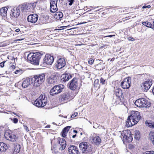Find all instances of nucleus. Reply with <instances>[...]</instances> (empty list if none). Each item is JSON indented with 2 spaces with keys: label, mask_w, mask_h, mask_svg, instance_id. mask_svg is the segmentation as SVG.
Returning a JSON list of instances; mask_svg holds the SVG:
<instances>
[{
  "label": "nucleus",
  "mask_w": 154,
  "mask_h": 154,
  "mask_svg": "<svg viewBox=\"0 0 154 154\" xmlns=\"http://www.w3.org/2000/svg\"><path fill=\"white\" fill-rule=\"evenodd\" d=\"M141 116L140 112L138 111H133L131 115L128 117L126 122V126L130 127L136 124L139 121Z\"/></svg>",
  "instance_id": "1"
},
{
  "label": "nucleus",
  "mask_w": 154,
  "mask_h": 154,
  "mask_svg": "<svg viewBox=\"0 0 154 154\" xmlns=\"http://www.w3.org/2000/svg\"><path fill=\"white\" fill-rule=\"evenodd\" d=\"M42 54L40 53H30L27 56L28 59L31 61V63L35 65L39 64V60Z\"/></svg>",
  "instance_id": "2"
},
{
  "label": "nucleus",
  "mask_w": 154,
  "mask_h": 154,
  "mask_svg": "<svg viewBox=\"0 0 154 154\" xmlns=\"http://www.w3.org/2000/svg\"><path fill=\"white\" fill-rule=\"evenodd\" d=\"M45 75L44 74L36 75L31 78L32 83L33 86L36 88L39 86L45 80Z\"/></svg>",
  "instance_id": "3"
},
{
  "label": "nucleus",
  "mask_w": 154,
  "mask_h": 154,
  "mask_svg": "<svg viewBox=\"0 0 154 154\" xmlns=\"http://www.w3.org/2000/svg\"><path fill=\"white\" fill-rule=\"evenodd\" d=\"M79 147L83 154H92V146L88 143L82 142L79 145Z\"/></svg>",
  "instance_id": "4"
},
{
  "label": "nucleus",
  "mask_w": 154,
  "mask_h": 154,
  "mask_svg": "<svg viewBox=\"0 0 154 154\" xmlns=\"http://www.w3.org/2000/svg\"><path fill=\"white\" fill-rule=\"evenodd\" d=\"M37 2L34 3H24L23 4L20 5H19V8L21 11L28 12H32L33 10V8L36 6Z\"/></svg>",
  "instance_id": "5"
},
{
  "label": "nucleus",
  "mask_w": 154,
  "mask_h": 154,
  "mask_svg": "<svg viewBox=\"0 0 154 154\" xmlns=\"http://www.w3.org/2000/svg\"><path fill=\"white\" fill-rule=\"evenodd\" d=\"M47 98L44 94H42L34 102V104L38 107L45 106L47 103Z\"/></svg>",
  "instance_id": "6"
},
{
  "label": "nucleus",
  "mask_w": 154,
  "mask_h": 154,
  "mask_svg": "<svg viewBox=\"0 0 154 154\" xmlns=\"http://www.w3.org/2000/svg\"><path fill=\"white\" fill-rule=\"evenodd\" d=\"M54 57L53 56L48 54H46L42 61L40 63V65L42 67H46L47 65H51L54 62Z\"/></svg>",
  "instance_id": "7"
},
{
  "label": "nucleus",
  "mask_w": 154,
  "mask_h": 154,
  "mask_svg": "<svg viewBox=\"0 0 154 154\" xmlns=\"http://www.w3.org/2000/svg\"><path fill=\"white\" fill-rule=\"evenodd\" d=\"M120 137L122 139L123 143H130L132 141L133 138L129 134L128 131H123L121 133Z\"/></svg>",
  "instance_id": "8"
},
{
  "label": "nucleus",
  "mask_w": 154,
  "mask_h": 154,
  "mask_svg": "<svg viewBox=\"0 0 154 154\" xmlns=\"http://www.w3.org/2000/svg\"><path fill=\"white\" fill-rule=\"evenodd\" d=\"M64 88L63 85H59L54 86L50 91V94L51 95H54L60 93Z\"/></svg>",
  "instance_id": "9"
},
{
  "label": "nucleus",
  "mask_w": 154,
  "mask_h": 154,
  "mask_svg": "<svg viewBox=\"0 0 154 154\" xmlns=\"http://www.w3.org/2000/svg\"><path fill=\"white\" fill-rule=\"evenodd\" d=\"M4 136L6 139L12 142L15 141L17 139L16 135L9 130H7L5 132Z\"/></svg>",
  "instance_id": "10"
},
{
  "label": "nucleus",
  "mask_w": 154,
  "mask_h": 154,
  "mask_svg": "<svg viewBox=\"0 0 154 154\" xmlns=\"http://www.w3.org/2000/svg\"><path fill=\"white\" fill-rule=\"evenodd\" d=\"M131 79L130 77L125 78L121 82V87L124 89H128L131 86Z\"/></svg>",
  "instance_id": "11"
},
{
  "label": "nucleus",
  "mask_w": 154,
  "mask_h": 154,
  "mask_svg": "<svg viewBox=\"0 0 154 154\" xmlns=\"http://www.w3.org/2000/svg\"><path fill=\"white\" fill-rule=\"evenodd\" d=\"M66 65L65 59L60 58L58 59L55 63V66L58 69H60L64 67Z\"/></svg>",
  "instance_id": "12"
},
{
  "label": "nucleus",
  "mask_w": 154,
  "mask_h": 154,
  "mask_svg": "<svg viewBox=\"0 0 154 154\" xmlns=\"http://www.w3.org/2000/svg\"><path fill=\"white\" fill-rule=\"evenodd\" d=\"M70 94L69 92H65L62 94L60 98V101L64 103L67 101L69 100Z\"/></svg>",
  "instance_id": "13"
},
{
  "label": "nucleus",
  "mask_w": 154,
  "mask_h": 154,
  "mask_svg": "<svg viewBox=\"0 0 154 154\" xmlns=\"http://www.w3.org/2000/svg\"><path fill=\"white\" fill-rule=\"evenodd\" d=\"M152 84L151 81L148 79L141 84V87L143 90L147 91L150 88Z\"/></svg>",
  "instance_id": "14"
},
{
  "label": "nucleus",
  "mask_w": 154,
  "mask_h": 154,
  "mask_svg": "<svg viewBox=\"0 0 154 154\" xmlns=\"http://www.w3.org/2000/svg\"><path fill=\"white\" fill-rule=\"evenodd\" d=\"M19 6L14 7L11 10V15L13 17L17 18L20 14V12Z\"/></svg>",
  "instance_id": "15"
},
{
  "label": "nucleus",
  "mask_w": 154,
  "mask_h": 154,
  "mask_svg": "<svg viewBox=\"0 0 154 154\" xmlns=\"http://www.w3.org/2000/svg\"><path fill=\"white\" fill-rule=\"evenodd\" d=\"M78 80L76 78H74L69 84V88L72 90H75L78 87Z\"/></svg>",
  "instance_id": "16"
},
{
  "label": "nucleus",
  "mask_w": 154,
  "mask_h": 154,
  "mask_svg": "<svg viewBox=\"0 0 154 154\" xmlns=\"http://www.w3.org/2000/svg\"><path fill=\"white\" fill-rule=\"evenodd\" d=\"M57 77L55 75H52L48 77L46 81L48 84L54 85L57 82Z\"/></svg>",
  "instance_id": "17"
},
{
  "label": "nucleus",
  "mask_w": 154,
  "mask_h": 154,
  "mask_svg": "<svg viewBox=\"0 0 154 154\" xmlns=\"http://www.w3.org/2000/svg\"><path fill=\"white\" fill-rule=\"evenodd\" d=\"M68 151L69 154H79V153L77 146L74 145L69 146L68 148Z\"/></svg>",
  "instance_id": "18"
},
{
  "label": "nucleus",
  "mask_w": 154,
  "mask_h": 154,
  "mask_svg": "<svg viewBox=\"0 0 154 154\" xmlns=\"http://www.w3.org/2000/svg\"><path fill=\"white\" fill-rule=\"evenodd\" d=\"M38 16L36 14H31L28 16L27 18L28 22L32 23H35L38 20Z\"/></svg>",
  "instance_id": "19"
},
{
  "label": "nucleus",
  "mask_w": 154,
  "mask_h": 154,
  "mask_svg": "<svg viewBox=\"0 0 154 154\" xmlns=\"http://www.w3.org/2000/svg\"><path fill=\"white\" fill-rule=\"evenodd\" d=\"M59 143L60 145L59 149L61 151L64 150L66 147V144L65 140L63 138H59L58 139Z\"/></svg>",
  "instance_id": "20"
},
{
  "label": "nucleus",
  "mask_w": 154,
  "mask_h": 154,
  "mask_svg": "<svg viewBox=\"0 0 154 154\" xmlns=\"http://www.w3.org/2000/svg\"><path fill=\"white\" fill-rule=\"evenodd\" d=\"M32 83L31 79L28 78L25 79L22 84V86L24 88H26L30 86Z\"/></svg>",
  "instance_id": "21"
},
{
  "label": "nucleus",
  "mask_w": 154,
  "mask_h": 154,
  "mask_svg": "<svg viewBox=\"0 0 154 154\" xmlns=\"http://www.w3.org/2000/svg\"><path fill=\"white\" fill-rule=\"evenodd\" d=\"M143 98H140L136 100L134 103L135 105L139 107H143Z\"/></svg>",
  "instance_id": "22"
},
{
  "label": "nucleus",
  "mask_w": 154,
  "mask_h": 154,
  "mask_svg": "<svg viewBox=\"0 0 154 154\" xmlns=\"http://www.w3.org/2000/svg\"><path fill=\"white\" fill-rule=\"evenodd\" d=\"M61 77H62L61 80L62 81L65 82L70 79L72 78V76L69 74H67L62 75Z\"/></svg>",
  "instance_id": "23"
},
{
  "label": "nucleus",
  "mask_w": 154,
  "mask_h": 154,
  "mask_svg": "<svg viewBox=\"0 0 154 154\" xmlns=\"http://www.w3.org/2000/svg\"><path fill=\"white\" fill-rule=\"evenodd\" d=\"M63 16V13L60 11L55 12L54 15V17L55 19L57 20H60Z\"/></svg>",
  "instance_id": "24"
},
{
  "label": "nucleus",
  "mask_w": 154,
  "mask_h": 154,
  "mask_svg": "<svg viewBox=\"0 0 154 154\" xmlns=\"http://www.w3.org/2000/svg\"><path fill=\"white\" fill-rule=\"evenodd\" d=\"M114 94L117 97H119V98L122 97V90L120 88H117L115 89L114 91Z\"/></svg>",
  "instance_id": "25"
},
{
  "label": "nucleus",
  "mask_w": 154,
  "mask_h": 154,
  "mask_svg": "<svg viewBox=\"0 0 154 154\" xmlns=\"http://www.w3.org/2000/svg\"><path fill=\"white\" fill-rule=\"evenodd\" d=\"M71 128V126H67L64 128L61 133L63 137H65L66 136L69 130Z\"/></svg>",
  "instance_id": "26"
},
{
  "label": "nucleus",
  "mask_w": 154,
  "mask_h": 154,
  "mask_svg": "<svg viewBox=\"0 0 154 154\" xmlns=\"http://www.w3.org/2000/svg\"><path fill=\"white\" fill-rule=\"evenodd\" d=\"M92 140L93 143L97 145L99 144L101 142V139L98 136L94 137L92 138Z\"/></svg>",
  "instance_id": "27"
},
{
  "label": "nucleus",
  "mask_w": 154,
  "mask_h": 154,
  "mask_svg": "<svg viewBox=\"0 0 154 154\" xmlns=\"http://www.w3.org/2000/svg\"><path fill=\"white\" fill-rule=\"evenodd\" d=\"M8 10L7 8L5 7L0 9V14L2 17H5L7 15V12Z\"/></svg>",
  "instance_id": "28"
},
{
  "label": "nucleus",
  "mask_w": 154,
  "mask_h": 154,
  "mask_svg": "<svg viewBox=\"0 0 154 154\" xmlns=\"http://www.w3.org/2000/svg\"><path fill=\"white\" fill-rule=\"evenodd\" d=\"M7 148L8 146L6 144L3 142L0 143V152H4Z\"/></svg>",
  "instance_id": "29"
},
{
  "label": "nucleus",
  "mask_w": 154,
  "mask_h": 154,
  "mask_svg": "<svg viewBox=\"0 0 154 154\" xmlns=\"http://www.w3.org/2000/svg\"><path fill=\"white\" fill-rule=\"evenodd\" d=\"M143 107H149L150 106L151 103L149 101L145 98H143Z\"/></svg>",
  "instance_id": "30"
},
{
  "label": "nucleus",
  "mask_w": 154,
  "mask_h": 154,
  "mask_svg": "<svg viewBox=\"0 0 154 154\" xmlns=\"http://www.w3.org/2000/svg\"><path fill=\"white\" fill-rule=\"evenodd\" d=\"M142 24L146 27H150L151 28L153 29L154 26H152V24L150 22H144L142 23Z\"/></svg>",
  "instance_id": "31"
},
{
  "label": "nucleus",
  "mask_w": 154,
  "mask_h": 154,
  "mask_svg": "<svg viewBox=\"0 0 154 154\" xmlns=\"http://www.w3.org/2000/svg\"><path fill=\"white\" fill-rule=\"evenodd\" d=\"M57 9V5H50V11L51 12H55Z\"/></svg>",
  "instance_id": "32"
},
{
  "label": "nucleus",
  "mask_w": 154,
  "mask_h": 154,
  "mask_svg": "<svg viewBox=\"0 0 154 154\" xmlns=\"http://www.w3.org/2000/svg\"><path fill=\"white\" fill-rule=\"evenodd\" d=\"M149 138L151 143L154 145V133L151 132L149 134Z\"/></svg>",
  "instance_id": "33"
},
{
  "label": "nucleus",
  "mask_w": 154,
  "mask_h": 154,
  "mask_svg": "<svg viewBox=\"0 0 154 154\" xmlns=\"http://www.w3.org/2000/svg\"><path fill=\"white\" fill-rule=\"evenodd\" d=\"M134 138L137 140L139 139L140 137V132L139 131L136 130L134 131Z\"/></svg>",
  "instance_id": "34"
},
{
  "label": "nucleus",
  "mask_w": 154,
  "mask_h": 154,
  "mask_svg": "<svg viewBox=\"0 0 154 154\" xmlns=\"http://www.w3.org/2000/svg\"><path fill=\"white\" fill-rule=\"evenodd\" d=\"M14 153L16 154L19 152L20 150V146L19 145H16L14 147Z\"/></svg>",
  "instance_id": "35"
},
{
  "label": "nucleus",
  "mask_w": 154,
  "mask_h": 154,
  "mask_svg": "<svg viewBox=\"0 0 154 154\" xmlns=\"http://www.w3.org/2000/svg\"><path fill=\"white\" fill-rule=\"evenodd\" d=\"M96 67L97 68L98 70H101L104 68L103 64V63H99L96 66Z\"/></svg>",
  "instance_id": "36"
},
{
  "label": "nucleus",
  "mask_w": 154,
  "mask_h": 154,
  "mask_svg": "<svg viewBox=\"0 0 154 154\" xmlns=\"http://www.w3.org/2000/svg\"><path fill=\"white\" fill-rule=\"evenodd\" d=\"M7 120L11 122L12 121L15 124L17 123L18 122V120L16 118H14L12 119L11 118H10L7 119Z\"/></svg>",
  "instance_id": "37"
},
{
  "label": "nucleus",
  "mask_w": 154,
  "mask_h": 154,
  "mask_svg": "<svg viewBox=\"0 0 154 154\" xmlns=\"http://www.w3.org/2000/svg\"><path fill=\"white\" fill-rule=\"evenodd\" d=\"M57 0H51L50 2V5H57Z\"/></svg>",
  "instance_id": "38"
},
{
  "label": "nucleus",
  "mask_w": 154,
  "mask_h": 154,
  "mask_svg": "<svg viewBox=\"0 0 154 154\" xmlns=\"http://www.w3.org/2000/svg\"><path fill=\"white\" fill-rule=\"evenodd\" d=\"M23 73V70L21 69L17 70L14 73L15 74L20 75Z\"/></svg>",
  "instance_id": "39"
},
{
  "label": "nucleus",
  "mask_w": 154,
  "mask_h": 154,
  "mask_svg": "<svg viewBox=\"0 0 154 154\" xmlns=\"http://www.w3.org/2000/svg\"><path fill=\"white\" fill-rule=\"evenodd\" d=\"M100 83L102 84V85H105L106 84V79H104L102 77H101L100 80Z\"/></svg>",
  "instance_id": "40"
},
{
  "label": "nucleus",
  "mask_w": 154,
  "mask_h": 154,
  "mask_svg": "<svg viewBox=\"0 0 154 154\" xmlns=\"http://www.w3.org/2000/svg\"><path fill=\"white\" fill-rule=\"evenodd\" d=\"M147 125L149 127L152 128L154 129V123L153 122L152 123H147Z\"/></svg>",
  "instance_id": "41"
},
{
  "label": "nucleus",
  "mask_w": 154,
  "mask_h": 154,
  "mask_svg": "<svg viewBox=\"0 0 154 154\" xmlns=\"http://www.w3.org/2000/svg\"><path fill=\"white\" fill-rule=\"evenodd\" d=\"M143 154H154V151H146L143 152Z\"/></svg>",
  "instance_id": "42"
},
{
  "label": "nucleus",
  "mask_w": 154,
  "mask_h": 154,
  "mask_svg": "<svg viewBox=\"0 0 154 154\" xmlns=\"http://www.w3.org/2000/svg\"><path fill=\"white\" fill-rule=\"evenodd\" d=\"M94 60H93V59L90 58L89 59L88 61V63L89 64L91 65L93 64V63L94 62Z\"/></svg>",
  "instance_id": "43"
},
{
  "label": "nucleus",
  "mask_w": 154,
  "mask_h": 154,
  "mask_svg": "<svg viewBox=\"0 0 154 154\" xmlns=\"http://www.w3.org/2000/svg\"><path fill=\"white\" fill-rule=\"evenodd\" d=\"M5 61H4L3 62H2L1 63H0V67L2 68L4 66V63L5 62Z\"/></svg>",
  "instance_id": "44"
},
{
  "label": "nucleus",
  "mask_w": 154,
  "mask_h": 154,
  "mask_svg": "<svg viewBox=\"0 0 154 154\" xmlns=\"http://www.w3.org/2000/svg\"><path fill=\"white\" fill-rule=\"evenodd\" d=\"M78 114V113L77 112H75L74 114H73L72 115V116H71V118H74Z\"/></svg>",
  "instance_id": "45"
},
{
  "label": "nucleus",
  "mask_w": 154,
  "mask_h": 154,
  "mask_svg": "<svg viewBox=\"0 0 154 154\" xmlns=\"http://www.w3.org/2000/svg\"><path fill=\"white\" fill-rule=\"evenodd\" d=\"M68 1L69 2V5L70 6L72 5L73 3L74 2V0H69Z\"/></svg>",
  "instance_id": "46"
},
{
  "label": "nucleus",
  "mask_w": 154,
  "mask_h": 154,
  "mask_svg": "<svg viewBox=\"0 0 154 154\" xmlns=\"http://www.w3.org/2000/svg\"><path fill=\"white\" fill-rule=\"evenodd\" d=\"M151 7V6L150 5H148L147 6L144 5L143 6L142 8L143 9L146 8H150Z\"/></svg>",
  "instance_id": "47"
},
{
  "label": "nucleus",
  "mask_w": 154,
  "mask_h": 154,
  "mask_svg": "<svg viewBox=\"0 0 154 154\" xmlns=\"http://www.w3.org/2000/svg\"><path fill=\"white\" fill-rule=\"evenodd\" d=\"M98 83H99V80L98 79H96L94 82V84L95 85H98Z\"/></svg>",
  "instance_id": "48"
},
{
  "label": "nucleus",
  "mask_w": 154,
  "mask_h": 154,
  "mask_svg": "<svg viewBox=\"0 0 154 154\" xmlns=\"http://www.w3.org/2000/svg\"><path fill=\"white\" fill-rule=\"evenodd\" d=\"M23 127H24V128L25 130H26L27 131H29L28 128V127H27L25 125H24Z\"/></svg>",
  "instance_id": "49"
},
{
  "label": "nucleus",
  "mask_w": 154,
  "mask_h": 154,
  "mask_svg": "<svg viewBox=\"0 0 154 154\" xmlns=\"http://www.w3.org/2000/svg\"><path fill=\"white\" fill-rule=\"evenodd\" d=\"M128 40L129 41H134L135 40L133 38H128Z\"/></svg>",
  "instance_id": "50"
},
{
  "label": "nucleus",
  "mask_w": 154,
  "mask_h": 154,
  "mask_svg": "<svg viewBox=\"0 0 154 154\" xmlns=\"http://www.w3.org/2000/svg\"><path fill=\"white\" fill-rule=\"evenodd\" d=\"M115 35H110L108 36H106V37H112L113 36H115Z\"/></svg>",
  "instance_id": "51"
},
{
  "label": "nucleus",
  "mask_w": 154,
  "mask_h": 154,
  "mask_svg": "<svg viewBox=\"0 0 154 154\" xmlns=\"http://www.w3.org/2000/svg\"><path fill=\"white\" fill-rule=\"evenodd\" d=\"M15 31L16 32H19L20 31V29L18 28L15 30Z\"/></svg>",
  "instance_id": "52"
},
{
  "label": "nucleus",
  "mask_w": 154,
  "mask_h": 154,
  "mask_svg": "<svg viewBox=\"0 0 154 154\" xmlns=\"http://www.w3.org/2000/svg\"><path fill=\"white\" fill-rule=\"evenodd\" d=\"M11 67L12 68L14 69L15 66L14 65L12 64L11 65Z\"/></svg>",
  "instance_id": "53"
},
{
  "label": "nucleus",
  "mask_w": 154,
  "mask_h": 154,
  "mask_svg": "<svg viewBox=\"0 0 154 154\" xmlns=\"http://www.w3.org/2000/svg\"><path fill=\"white\" fill-rule=\"evenodd\" d=\"M76 136V134H75V135H73L72 136V137L73 138H75V137Z\"/></svg>",
  "instance_id": "54"
},
{
  "label": "nucleus",
  "mask_w": 154,
  "mask_h": 154,
  "mask_svg": "<svg viewBox=\"0 0 154 154\" xmlns=\"http://www.w3.org/2000/svg\"><path fill=\"white\" fill-rule=\"evenodd\" d=\"M24 39V38H22V39H17V41H21V40H23Z\"/></svg>",
  "instance_id": "55"
},
{
  "label": "nucleus",
  "mask_w": 154,
  "mask_h": 154,
  "mask_svg": "<svg viewBox=\"0 0 154 154\" xmlns=\"http://www.w3.org/2000/svg\"><path fill=\"white\" fill-rule=\"evenodd\" d=\"M73 132L76 133H77V132H78V131H77L76 130H74L73 131Z\"/></svg>",
  "instance_id": "56"
},
{
  "label": "nucleus",
  "mask_w": 154,
  "mask_h": 154,
  "mask_svg": "<svg viewBox=\"0 0 154 154\" xmlns=\"http://www.w3.org/2000/svg\"><path fill=\"white\" fill-rule=\"evenodd\" d=\"M152 93L154 95V87L153 88V89H152Z\"/></svg>",
  "instance_id": "57"
},
{
  "label": "nucleus",
  "mask_w": 154,
  "mask_h": 154,
  "mask_svg": "<svg viewBox=\"0 0 154 154\" xmlns=\"http://www.w3.org/2000/svg\"><path fill=\"white\" fill-rule=\"evenodd\" d=\"M114 60V58H112L111 60V61H113Z\"/></svg>",
  "instance_id": "58"
},
{
  "label": "nucleus",
  "mask_w": 154,
  "mask_h": 154,
  "mask_svg": "<svg viewBox=\"0 0 154 154\" xmlns=\"http://www.w3.org/2000/svg\"><path fill=\"white\" fill-rule=\"evenodd\" d=\"M82 45V44H78L77 45H78L80 46V45Z\"/></svg>",
  "instance_id": "59"
},
{
  "label": "nucleus",
  "mask_w": 154,
  "mask_h": 154,
  "mask_svg": "<svg viewBox=\"0 0 154 154\" xmlns=\"http://www.w3.org/2000/svg\"><path fill=\"white\" fill-rule=\"evenodd\" d=\"M152 26H153L154 27V21L153 22V25H152Z\"/></svg>",
  "instance_id": "60"
},
{
  "label": "nucleus",
  "mask_w": 154,
  "mask_h": 154,
  "mask_svg": "<svg viewBox=\"0 0 154 154\" xmlns=\"http://www.w3.org/2000/svg\"><path fill=\"white\" fill-rule=\"evenodd\" d=\"M48 126L47 127H48V128H49L50 127V125H48Z\"/></svg>",
  "instance_id": "61"
},
{
  "label": "nucleus",
  "mask_w": 154,
  "mask_h": 154,
  "mask_svg": "<svg viewBox=\"0 0 154 154\" xmlns=\"http://www.w3.org/2000/svg\"><path fill=\"white\" fill-rule=\"evenodd\" d=\"M82 132H81V133H80V135H82Z\"/></svg>",
  "instance_id": "62"
},
{
  "label": "nucleus",
  "mask_w": 154,
  "mask_h": 154,
  "mask_svg": "<svg viewBox=\"0 0 154 154\" xmlns=\"http://www.w3.org/2000/svg\"><path fill=\"white\" fill-rule=\"evenodd\" d=\"M109 29V28H106L105 29H104V30L107 29Z\"/></svg>",
  "instance_id": "63"
},
{
  "label": "nucleus",
  "mask_w": 154,
  "mask_h": 154,
  "mask_svg": "<svg viewBox=\"0 0 154 154\" xmlns=\"http://www.w3.org/2000/svg\"><path fill=\"white\" fill-rule=\"evenodd\" d=\"M53 147H51V150H53Z\"/></svg>",
  "instance_id": "64"
}]
</instances>
